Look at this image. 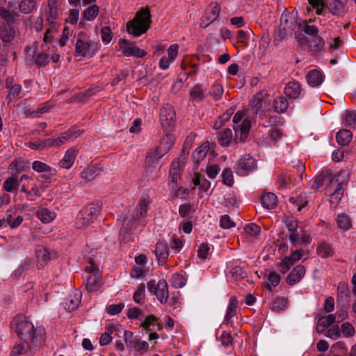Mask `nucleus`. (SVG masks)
Masks as SVG:
<instances>
[{
	"label": "nucleus",
	"mask_w": 356,
	"mask_h": 356,
	"mask_svg": "<svg viewBox=\"0 0 356 356\" xmlns=\"http://www.w3.org/2000/svg\"><path fill=\"white\" fill-rule=\"evenodd\" d=\"M11 328L24 341L28 348L33 349L42 345L43 330L34 328L33 323L22 315H17L10 323Z\"/></svg>",
	"instance_id": "nucleus-1"
},
{
	"label": "nucleus",
	"mask_w": 356,
	"mask_h": 356,
	"mask_svg": "<svg viewBox=\"0 0 356 356\" xmlns=\"http://www.w3.org/2000/svg\"><path fill=\"white\" fill-rule=\"evenodd\" d=\"M151 22L149 8L148 7L143 8L136 13L132 20L127 22V32L135 37H138L146 33L150 27Z\"/></svg>",
	"instance_id": "nucleus-2"
},
{
	"label": "nucleus",
	"mask_w": 356,
	"mask_h": 356,
	"mask_svg": "<svg viewBox=\"0 0 356 356\" xmlns=\"http://www.w3.org/2000/svg\"><path fill=\"white\" fill-rule=\"evenodd\" d=\"M243 118V113L241 111L237 112L233 118V127L235 131L234 140L236 143H243L249 136V131L251 126L250 121L245 119L242 123L241 121Z\"/></svg>",
	"instance_id": "nucleus-3"
},
{
	"label": "nucleus",
	"mask_w": 356,
	"mask_h": 356,
	"mask_svg": "<svg viewBox=\"0 0 356 356\" xmlns=\"http://www.w3.org/2000/svg\"><path fill=\"white\" fill-rule=\"evenodd\" d=\"M100 213L97 205L90 204L81 209L76 217L75 226L77 229L84 228L94 222Z\"/></svg>",
	"instance_id": "nucleus-4"
},
{
	"label": "nucleus",
	"mask_w": 356,
	"mask_h": 356,
	"mask_svg": "<svg viewBox=\"0 0 356 356\" xmlns=\"http://www.w3.org/2000/svg\"><path fill=\"white\" fill-rule=\"evenodd\" d=\"M85 270L89 273L86 277V289L90 292L99 289L102 286V276L98 269L95 268L94 261H90V266H86Z\"/></svg>",
	"instance_id": "nucleus-5"
},
{
	"label": "nucleus",
	"mask_w": 356,
	"mask_h": 356,
	"mask_svg": "<svg viewBox=\"0 0 356 356\" xmlns=\"http://www.w3.org/2000/svg\"><path fill=\"white\" fill-rule=\"evenodd\" d=\"M161 124L165 132H170L175 126V111L170 104L164 105L160 111Z\"/></svg>",
	"instance_id": "nucleus-6"
},
{
	"label": "nucleus",
	"mask_w": 356,
	"mask_h": 356,
	"mask_svg": "<svg viewBox=\"0 0 356 356\" xmlns=\"http://www.w3.org/2000/svg\"><path fill=\"white\" fill-rule=\"evenodd\" d=\"M93 46L88 38L79 36L75 43V57H79V59L92 57L95 53Z\"/></svg>",
	"instance_id": "nucleus-7"
},
{
	"label": "nucleus",
	"mask_w": 356,
	"mask_h": 356,
	"mask_svg": "<svg viewBox=\"0 0 356 356\" xmlns=\"http://www.w3.org/2000/svg\"><path fill=\"white\" fill-rule=\"evenodd\" d=\"M118 44L120 49L125 56L143 58L146 55V52L143 49H140L134 43L129 42L125 39H120Z\"/></svg>",
	"instance_id": "nucleus-8"
},
{
	"label": "nucleus",
	"mask_w": 356,
	"mask_h": 356,
	"mask_svg": "<svg viewBox=\"0 0 356 356\" xmlns=\"http://www.w3.org/2000/svg\"><path fill=\"white\" fill-rule=\"evenodd\" d=\"M23 181H27L28 184H29L33 181V179L26 175H22L19 179H18L16 176H11L4 181L3 188L7 192L17 193L19 186Z\"/></svg>",
	"instance_id": "nucleus-9"
},
{
	"label": "nucleus",
	"mask_w": 356,
	"mask_h": 356,
	"mask_svg": "<svg viewBox=\"0 0 356 356\" xmlns=\"http://www.w3.org/2000/svg\"><path fill=\"white\" fill-rule=\"evenodd\" d=\"M340 174L334 176L327 186V190L331 193L332 198L340 200L343 194V183L340 181Z\"/></svg>",
	"instance_id": "nucleus-10"
},
{
	"label": "nucleus",
	"mask_w": 356,
	"mask_h": 356,
	"mask_svg": "<svg viewBox=\"0 0 356 356\" xmlns=\"http://www.w3.org/2000/svg\"><path fill=\"white\" fill-rule=\"evenodd\" d=\"M256 168L255 160L249 154L241 157L238 162V173L241 175H245L248 172Z\"/></svg>",
	"instance_id": "nucleus-11"
},
{
	"label": "nucleus",
	"mask_w": 356,
	"mask_h": 356,
	"mask_svg": "<svg viewBox=\"0 0 356 356\" xmlns=\"http://www.w3.org/2000/svg\"><path fill=\"white\" fill-rule=\"evenodd\" d=\"M305 273L306 270L305 266L302 265H298L287 276L286 280V283L291 286L298 283L305 276Z\"/></svg>",
	"instance_id": "nucleus-12"
},
{
	"label": "nucleus",
	"mask_w": 356,
	"mask_h": 356,
	"mask_svg": "<svg viewBox=\"0 0 356 356\" xmlns=\"http://www.w3.org/2000/svg\"><path fill=\"white\" fill-rule=\"evenodd\" d=\"M155 253L159 264H164L169 257L168 245L165 241H158L156 244Z\"/></svg>",
	"instance_id": "nucleus-13"
},
{
	"label": "nucleus",
	"mask_w": 356,
	"mask_h": 356,
	"mask_svg": "<svg viewBox=\"0 0 356 356\" xmlns=\"http://www.w3.org/2000/svg\"><path fill=\"white\" fill-rule=\"evenodd\" d=\"M148 204L149 201L146 198L143 197L133 212L132 220L130 219L131 222H133L134 224L137 220L145 217L147 212Z\"/></svg>",
	"instance_id": "nucleus-14"
},
{
	"label": "nucleus",
	"mask_w": 356,
	"mask_h": 356,
	"mask_svg": "<svg viewBox=\"0 0 356 356\" xmlns=\"http://www.w3.org/2000/svg\"><path fill=\"white\" fill-rule=\"evenodd\" d=\"M184 168V166L179 164V162L172 161L170 169V179L171 181L170 184L172 185V188L177 186V181L181 178Z\"/></svg>",
	"instance_id": "nucleus-15"
},
{
	"label": "nucleus",
	"mask_w": 356,
	"mask_h": 356,
	"mask_svg": "<svg viewBox=\"0 0 356 356\" xmlns=\"http://www.w3.org/2000/svg\"><path fill=\"white\" fill-rule=\"evenodd\" d=\"M154 293L161 302H166L168 297L167 282L164 280H159L154 289Z\"/></svg>",
	"instance_id": "nucleus-16"
},
{
	"label": "nucleus",
	"mask_w": 356,
	"mask_h": 356,
	"mask_svg": "<svg viewBox=\"0 0 356 356\" xmlns=\"http://www.w3.org/2000/svg\"><path fill=\"white\" fill-rule=\"evenodd\" d=\"M78 151L74 148L68 149L63 157L59 162V165L64 169H70L74 163Z\"/></svg>",
	"instance_id": "nucleus-17"
},
{
	"label": "nucleus",
	"mask_w": 356,
	"mask_h": 356,
	"mask_svg": "<svg viewBox=\"0 0 356 356\" xmlns=\"http://www.w3.org/2000/svg\"><path fill=\"white\" fill-rule=\"evenodd\" d=\"M326 7L334 15L342 16L346 13V3L339 0H328Z\"/></svg>",
	"instance_id": "nucleus-18"
},
{
	"label": "nucleus",
	"mask_w": 356,
	"mask_h": 356,
	"mask_svg": "<svg viewBox=\"0 0 356 356\" xmlns=\"http://www.w3.org/2000/svg\"><path fill=\"white\" fill-rule=\"evenodd\" d=\"M267 92L264 90L257 92L252 101V106L256 109L255 115L256 118L259 117V119H263L265 115V112L260 111L262 106V102Z\"/></svg>",
	"instance_id": "nucleus-19"
},
{
	"label": "nucleus",
	"mask_w": 356,
	"mask_h": 356,
	"mask_svg": "<svg viewBox=\"0 0 356 356\" xmlns=\"http://www.w3.org/2000/svg\"><path fill=\"white\" fill-rule=\"evenodd\" d=\"M81 291L77 290L74 291L65 300V305L66 309L71 312L76 309L81 302Z\"/></svg>",
	"instance_id": "nucleus-20"
},
{
	"label": "nucleus",
	"mask_w": 356,
	"mask_h": 356,
	"mask_svg": "<svg viewBox=\"0 0 356 356\" xmlns=\"http://www.w3.org/2000/svg\"><path fill=\"white\" fill-rule=\"evenodd\" d=\"M336 321V315L330 314L323 316L318 318L316 331L318 333H323L326 328L329 327Z\"/></svg>",
	"instance_id": "nucleus-21"
},
{
	"label": "nucleus",
	"mask_w": 356,
	"mask_h": 356,
	"mask_svg": "<svg viewBox=\"0 0 356 356\" xmlns=\"http://www.w3.org/2000/svg\"><path fill=\"white\" fill-rule=\"evenodd\" d=\"M301 86L296 81H290L284 88V94L291 99L298 98L301 93Z\"/></svg>",
	"instance_id": "nucleus-22"
},
{
	"label": "nucleus",
	"mask_w": 356,
	"mask_h": 356,
	"mask_svg": "<svg viewBox=\"0 0 356 356\" xmlns=\"http://www.w3.org/2000/svg\"><path fill=\"white\" fill-rule=\"evenodd\" d=\"M335 220L337 227L343 232L348 231L352 227L351 218L346 213H341L337 214Z\"/></svg>",
	"instance_id": "nucleus-23"
},
{
	"label": "nucleus",
	"mask_w": 356,
	"mask_h": 356,
	"mask_svg": "<svg viewBox=\"0 0 356 356\" xmlns=\"http://www.w3.org/2000/svg\"><path fill=\"white\" fill-rule=\"evenodd\" d=\"M102 168L96 165H92L85 168L81 173V177L86 181L94 179L97 176L99 175Z\"/></svg>",
	"instance_id": "nucleus-24"
},
{
	"label": "nucleus",
	"mask_w": 356,
	"mask_h": 356,
	"mask_svg": "<svg viewBox=\"0 0 356 356\" xmlns=\"http://www.w3.org/2000/svg\"><path fill=\"white\" fill-rule=\"evenodd\" d=\"M220 12V6L216 3H211L207 8L204 15L207 18V24H210L214 22L218 17Z\"/></svg>",
	"instance_id": "nucleus-25"
},
{
	"label": "nucleus",
	"mask_w": 356,
	"mask_h": 356,
	"mask_svg": "<svg viewBox=\"0 0 356 356\" xmlns=\"http://www.w3.org/2000/svg\"><path fill=\"white\" fill-rule=\"evenodd\" d=\"M306 79L308 84L312 87H317L323 81V74L317 70H310L307 73Z\"/></svg>",
	"instance_id": "nucleus-26"
},
{
	"label": "nucleus",
	"mask_w": 356,
	"mask_h": 356,
	"mask_svg": "<svg viewBox=\"0 0 356 356\" xmlns=\"http://www.w3.org/2000/svg\"><path fill=\"white\" fill-rule=\"evenodd\" d=\"M209 149V143L208 141L202 143L193 153L192 158L195 163H199L207 156Z\"/></svg>",
	"instance_id": "nucleus-27"
},
{
	"label": "nucleus",
	"mask_w": 356,
	"mask_h": 356,
	"mask_svg": "<svg viewBox=\"0 0 356 356\" xmlns=\"http://www.w3.org/2000/svg\"><path fill=\"white\" fill-rule=\"evenodd\" d=\"M289 22V19H286L285 24L284 27H278L275 30L274 32V39L273 44L275 46H277L281 42L284 40L287 33V29H293V27L291 26H287V24Z\"/></svg>",
	"instance_id": "nucleus-28"
},
{
	"label": "nucleus",
	"mask_w": 356,
	"mask_h": 356,
	"mask_svg": "<svg viewBox=\"0 0 356 356\" xmlns=\"http://www.w3.org/2000/svg\"><path fill=\"white\" fill-rule=\"evenodd\" d=\"M233 139L232 131L230 129H225L217 134V140L222 147L228 146Z\"/></svg>",
	"instance_id": "nucleus-29"
},
{
	"label": "nucleus",
	"mask_w": 356,
	"mask_h": 356,
	"mask_svg": "<svg viewBox=\"0 0 356 356\" xmlns=\"http://www.w3.org/2000/svg\"><path fill=\"white\" fill-rule=\"evenodd\" d=\"M59 0H47V7L49 8L47 21L51 23H55L58 15V6Z\"/></svg>",
	"instance_id": "nucleus-30"
},
{
	"label": "nucleus",
	"mask_w": 356,
	"mask_h": 356,
	"mask_svg": "<svg viewBox=\"0 0 356 356\" xmlns=\"http://www.w3.org/2000/svg\"><path fill=\"white\" fill-rule=\"evenodd\" d=\"M166 132V134L161 140L160 145L158 147L161 150V154H166L174 144L175 138L173 135Z\"/></svg>",
	"instance_id": "nucleus-31"
},
{
	"label": "nucleus",
	"mask_w": 356,
	"mask_h": 356,
	"mask_svg": "<svg viewBox=\"0 0 356 356\" xmlns=\"http://www.w3.org/2000/svg\"><path fill=\"white\" fill-rule=\"evenodd\" d=\"M133 225V222H131L130 219L128 217L124 219L122 226L120 231V234L122 237V241L124 243L128 242L131 240V236L129 230L132 228Z\"/></svg>",
	"instance_id": "nucleus-32"
},
{
	"label": "nucleus",
	"mask_w": 356,
	"mask_h": 356,
	"mask_svg": "<svg viewBox=\"0 0 356 356\" xmlns=\"http://www.w3.org/2000/svg\"><path fill=\"white\" fill-rule=\"evenodd\" d=\"M21 191L26 194V199L29 201H35L41 196V191L36 185L31 186L30 190L27 188L26 184H23Z\"/></svg>",
	"instance_id": "nucleus-33"
},
{
	"label": "nucleus",
	"mask_w": 356,
	"mask_h": 356,
	"mask_svg": "<svg viewBox=\"0 0 356 356\" xmlns=\"http://www.w3.org/2000/svg\"><path fill=\"white\" fill-rule=\"evenodd\" d=\"M289 107V102L286 97L283 96L277 97L273 102V108L277 113H284Z\"/></svg>",
	"instance_id": "nucleus-34"
},
{
	"label": "nucleus",
	"mask_w": 356,
	"mask_h": 356,
	"mask_svg": "<svg viewBox=\"0 0 356 356\" xmlns=\"http://www.w3.org/2000/svg\"><path fill=\"white\" fill-rule=\"evenodd\" d=\"M37 218L40 220L43 223H49L55 219L56 215L54 212L49 210L47 208H40L36 211Z\"/></svg>",
	"instance_id": "nucleus-35"
},
{
	"label": "nucleus",
	"mask_w": 356,
	"mask_h": 356,
	"mask_svg": "<svg viewBox=\"0 0 356 356\" xmlns=\"http://www.w3.org/2000/svg\"><path fill=\"white\" fill-rule=\"evenodd\" d=\"M353 138L352 132L347 129H341L337 133L336 140L339 145L345 146L349 144Z\"/></svg>",
	"instance_id": "nucleus-36"
},
{
	"label": "nucleus",
	"mask_w": 356,
	"mask_h": 356,
	"mask_svg": "<svg viewBox=\"0 0 356 356\" xmlns=\"http://www.w3.org/2000/svg\"><path fill=\"white\" fill-rule=\"evenodd\" d=\"M261 204L267 209H272L277 204V196L273 193H267L261 197Z\"/></svg>",
	"instance_id": "nucleus-37"
},
{
	"label": "nucleus",
	"mask_w": 356,
	"mask_h": 356,
	"mask_svg": "<svg viewBox=\"0 0 356 356\" xmlns=\"http://www.w3.org/2000/svg\"><path fill=\"white\" fill-rule=\"evenodd\" d=\"M36 0H22L19 4V10L24 14H29L36 8Z\"/></svg>",
	"instance_id": "nucleus-38"
},
{
	"label": "nucleus",
	"mask_w": 356,
	"mask_h": 356,
	"mask_svg": "<svg viewBox=\"0 0 356 356\" xmlns=\"http://www.w3.org/2000/svg\"><path fill=\"white\" fill-rule=\"evenodd\" d=\"M120 326L111 325L108 327L107 331L104 332L99 339V343L101 346L108 345L112 341L111 334L114 332L118 331Z\"/></svg>",
	"instance_id": "nucleus-39"
},
{
	"label": "nucleus",
	"mask_w": 356,
	"mask_h": 356,
	"mask_svg": "<svg viewBox=\"0 0 356 356\" xmlns=\"http://www.w3.org/2000/svg\"><path fill=\"white\" fill-rule=\"evenodd\" d=\"M72 133L65 131L60 134V136L54 139L49 138L51 147H58L65 143L68 140L72 138Z\"/></svg>",
	"instance_id": "nucleus-40"
},
{
	"label": "nucleus",
	"mask_w": 356,
	"mask_h": 356,
	"mask_svg": "<svg viewBox=\"0 0 356 356\" xmlns=\"http://www.w3.org/2000/svg\"><path fill=\"white\" fill-rule=\"evenodd\" d=\"M165 154H161V150L157 147L155 149L147 153L145 163L158 164L159 159Z\"/></svg>",
	"instance_id": "nucleus-41"
},
{
	"label": "nucleus",
	"mask_w": 356,
	"mask_h": 356,
	"mask_svg": "<svg viewBox=\"0 0 356 356\" xmlns=\"http://www.w3.org/2000/svg\"><path fill=\"white\" fill-rule=\"evenodd\" d=\"M289 202L298 207V210L300 211L308 203V199L306 193H300L297 197H291Z\"/></svg>",
	"instance_id": "nucleus-42"
},
{
	"label": "nucleus",
	"mask_w": 356,
	"mask_h": 356,
	"mask_svg": "<svg viewBox=\"0 0 356 356\" xmlns=\"http://www.w3.org/2000/svg\"><path fill=\"white\" fill-rule=\"evenodd\" d=\"M238 308V300L235 296H232L229 299V303L227 307V314L225 316V320L229 321L236 314Z\"/></svg>",
	"instance_id": "nucleus-43"
},
{
	"label": "nucleus",
	"mask_w": 356,
	"mask_h": 356,
	"mask_svg": "<svg viewBox=\"0 0 356 356\" xmlns=\"http://www.w3.org/2000/svg\"><path fill=\"white\" fill-rule=\"evenodd\" d=\"M233 111L231 110H228L226 112H225L222 115L219 116L218 120L213 124V129H221L222 126L230 120Z\"/></svg>",
	"instance_id": "nucleus-44"
},
{
	"label": "nucleus",
	"mask_w": 356,
	"mask_h": 356,
	"mask_svg": "<svg viewBox=\"0 0 356 356\" xmlns=\"http://www.w3.org/2000/svg\"><path fill=\"white\" fill-rule=\"evenodd\" d=\"M27 146L33 150H42L47 147H51L50 140H38L35 142H30L27 144Z\"/></svg>",
	"instance_id": "nucleus-45"
},
{
	"label": "nucleus",
	"mask_w": 356,
	"mask_h": 356,
	"mask_svg": "<svg viewBox=\"0 0 356 356\" xmlns=\"http://www.w3.org/2000/svg\"><path fill=\"white\" fill-rule=\"evenodd\" d=\"M223 91L222 84L216 81L211 86L209 94L213 97V99L218 100L221 98Z\"/></svg>",
	"instance_id": "nucleus-46"
},
{
	"label": "nucleus",
	"mask_w": 356,
	"mask_h": 356,
	"mask_svg": "<svg viewBox=\"0 0 356 356\" xmlns=\"http://www.w3.org/2000/svg\"><path fill=\"white\" fill-rule=\"evenodd\" d=\"M317 253L323 258H325L332 256L334 251L330 244L323 243L318 247Z\"/></svg>",
	"instance_id": "nucleus-47"
},
{
	"label": "nucleus",
	"mask_w": 356,
	"mask_h": 356,
	"mask_svg": "<svg viewBox=\"0 0 356 356\" xmlns=\"http://www.w3.org/2000/svg\"><path fill=\"white\" fill-rule=\"evenodd\" d=\"M99 11V9L97 6H89L83 11V17L88 21H92L97 16Z\"/></svg>",
	"instance_id": "nucleus-48"
},
{
	"label": "nucleus",
	"mask_w": 356,
	"mask_h": 356,
	"mask_svg": "<svg viewBox=\"0 0 356 356\" xmlns=\"http://www.w3.org/2000/svg\"><path fill=\"white\" fill-rule=\"evenodd\" d=\"M145 284H140L139 285L138 289L134 293V296H133L134 300L136 303H138V304H139L140 305L144 304V302H145Z\"/></svg>",
	"instance_id": "nucleus-49"
},
{
	"label": "nucleus",
	"mask_w": 356,
	"mask_h": 356,
	"mask_svg": "<svg viewBox=\"0 0 356 356\" xmlns=\"http://www.w3.org/2000/svg\"><path fill=\"white\" fill-rule=\"evenodd\" d=\"M171 285L175 289L183 287L186 284V280L183 275L175 273L172 275L170 279Z\"/></svg>",
	"instance_id": "nucleus-50"
},
{
	"label": "nucleus",
	"mask_w": 356,
	"mask_h": 356,
	"mask_svg": "<svg viewBox=\"0 0 356 356\" xmlns=\"http://www.w3.org/2000/svg\"><path fill=\"white\" fill-rule=\"evenodd\" d=\"M323 46V40L320 36H318L316 37L315 38H313V41L310 42L309 49L312 52H317L321 51Z\"/></svg>",
	"instance_id": "nucleus-51"
},
{
	"label": "nucleus",
	"mask_w": 356,
	"mask_h": 356,
	"mask_svg": "<svg viewBox=\"0 0 356 356\" xmlns=\"http://www.w3.org/2000/svg\"><path fill=\"white\" fill-rule=\"evenodd\" d=\"M124 341L127 348L132 349L134 348L138 340H136L132 332L124 330Z\"/></svg>",
	"instance_id": "nucleus-52"
},
{
	"label": "nucleus",
	"mask_w": 356,
	"mask_h": 356,
	"mask_svg": "<svg viewBox=\"0 0 356 356\" xmlns=\"http://www.w3.org/2000/svg\"><path fill=\"white\" fill-rule=\"evenodd\" d=\"M222 182L224 184L231 186L234 183L233 172L230 168H225L222 173Z\"/></svg>",
	"instance_id": "nucleus-53"
},
{
	"label": "nucleus",
	"mask_w": 356,
	"mask_h": 356,
	"mask_svg": "<svg viewBox=\"0 0 356 356\" xmlns=\"http://www.w3.org/2000/svg\"><path fill=\"white\" fill-rule=\"evenodd\" d=\"M190 95L194 100H202L204 97V92L201 86L197 84L191 90Z\"/></svg>",
	"instance_id": "nucleus-54"
},
{
	"label": "nucleus",
	"mask_w": 356,
	"mask_h": 356,
	"mask_svg": "<svg viewBox=\"0 0 356 356\" xmlns=\"http://www.w3.org/2000/svg\"><path fill=\"white\" fill-rule=\"evenodd\" d=\"M157 321V318L154 315H148L145 319L141 323V326L147 331H152L153 329L151 327Z\"/></svg>",
	"instance_id": "nucleus-55"
},
{
	"label": "nucleus",
	"mask_w": 356,
	"mask_h": 356,
	"mask_svg": "<svg viewBox=\"0 0 356 356\" xmlns=\"http://www.w3.org/2000/svg\"><path fill=\"white\" fill-rule=\"evenodd\" d=\"M284 223L290 234L295 233L298 231V221L297 220L293 218H286L284 220Z\"/></svg>",
	"instance_id": "nucleus-56"
},
{
	"label": "nucleus",
	"mask_w": 356,
	"mask_h": 356,
	"mask_svg": "<svg viewBox=\"0 0 356 356\" xmlns=\"http://www.w3.org/2000/svg\"><path fill=\"white\" fill-rule=\"evenodd\" d=\"M230 273L236 280H241L247 277V273L242 267L235 266L230 270Z\"/></svg>",
	"instance_id": "nucleus-57"
},
{
	"label": "nucleus",
	"mask_w": 356,
	"mask_h": 356,
	"mask_svg": "<svg viewBox=\"0 0 356 356\" xmlns=\"http://www.w3.org/2000/svg\"><path fill=\"white\" fill-rule=\"evenodd\" d=\"M268 283L266 286L270 291H271L270 285L274 287L277 286L280 282V277L277 273L271 272L268 275Z\"/></svg>",
	"instance_id": "nucleus-58"
},
{
	"label": "nucleus",
	"mask_w": 356,
	"mask_h": 356,
	"mask_svg": "<svg viewBox=\"0 0 356 356\" xmlns=\"http://www.w3.org/2000/svg\"><path fill=\"white\" fill-rule=\"evenodd\" d=\"M287 300L285 298H277L272 303V309L274 311H281L286 308Z\"/></svg>",
	"instance_id": "nucleus-59"
},
{
	"label": "nucleus",
	"mask_w": 356,
	"mask_h": 356,
	"mask_svg": "<svg viewBox=\"0 0 356 356\" xmlns=\"http://www.w3.org/2000/svg\"><path fill=\"white\" fill-rule=\"evenodd\" d=\"M32 168L38 172H44L51 171L50 166H49L46 163L39 161H35L33 163Z\"/></svg>",
	"instance_id": "nucleus-60"
},
{
	"label": "nucleus",
	"mask_w": 356,
	"mask_h": 356,
	"mask_svg": "<svg viewBox=\"0 0 356 356\" xmlns=\"http://www.w3.org/2000/svg\"><path fill=\"white\" fill-rule=\"evenodd\" d=\"M346 123L350 127L356 126V112L353 111H347L345 116Z\"/></svg>",
	"instance_id": "nucleus-61"
},
{
	"label": "nucleus",
	"mask_w": 356,
	"mask_h": 356,
	"mask_svg": "<svg viewBox=\"0 0 356 356\" xmlns=\"http://www.w3.org/2000/svg\"><path fill=\"white\" fill-rule=\"evenodd\" d=\"M38 259L42 261L47 262L50 259V253L47 248H40L35 252Z\"/></svg>",
	"instance_id": "nucleus-62"
},
{
	"label": "nucleus",
	"mask_w": 356,
	"mask_h": 356,
	"mask_svg": "<svg viewBox=\"0 0 356 356\" xmlns=\"http://www.w3.org/2000/svg\"><path fill=\"white\" fill-rule=\"evenodd\" d=\"M260 231V227L254 223L248 224L245 227V233L252 236L256 237L259 234Z\"/></svg>",
	"instance_id": "nucleus-63"
},
{
	"label": "nucleus",
	"mask_w": 356,
	"mask_h": 356,
	"mask_svg": "<svg viewBox=\"0 0 356 356\" xmlns=\"http://www.w3.org/2000/svg\"><path fill=\"white\" fill-rule=\"evenodd\" d=\"M220 225L223 229H229L235 226L234 222L228 215H223L220 217Z\"/></svg>",
	"instance_id": "nucleus-64"
}]
</instances>
